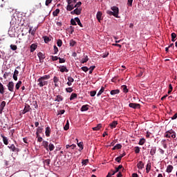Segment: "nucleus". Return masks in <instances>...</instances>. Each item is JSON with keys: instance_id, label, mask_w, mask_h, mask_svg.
Masks as SVG:
<instances>
[{"instance_id": "obj_1", "label": "nucleus", "mask_w": 177, "mask_h": 177, "mask_svg": "<svg viewBox=\"0 0 177 177\" xmlns=\"http://www.w3.org/2000/svg\"><path fill=\"white\" fill-rule=\"evenodd\" d=\"M48 80H50V75H45L40 77L37 80L38 86H39V88H42V86H46V85H48Z\"/></svg>"}, {"instance_id": "obj_2", "label": "nucleus", "mask_w": 177, "mask_h": 177, "mask_svg": "<svg viewBox=\"0 0 177 177\" xmlns=\"http://www.w3.org/2000/svg\"><path fill=\"white\" fill-rule=\"evenodd\" d=\"M68 6L66 7V10L71 12L74 9L75 3H77V0H67Z\"/></svg>"}, {"instance_id": "obj_3", "label": "nucleus", "mask_w": 177, "mask_h": 177, "mask_svg": "<svg viewBox=\"0 0 177 177\" xmlns=\"http://www.w3.org/2000/svg\"><path fill=\"white\" fill-rule=\"evenodd\" d=\"M165 138H172L175 139L176 138V133L174 130H169L165 133Z\"/></svg>"}, {"instance_id": "obj_4", "label": "nucleus", "mask_w": 177, "mask_h": 177, "mask_svg": "<svg viewBox=\"0 0 177 177\" xmlns=\"http://www.w3.org/2000/svg\"><path fill=\"white\" fill-rule=\"evenodd\" d=\"M111 10L113 13L114 17L118 18V13L120 12V10L118 9V7L113 6V7H111Z\"/></svg>"}, {"instance_id": "obj_5", "label": "nucleus", "mask_w": 177, "mask_h": 177, "mask_svg": "<svg viewBox=\"0 0 177 177\" xmlns=\"http://www.w3.org/2000/svg\"><path fill=\"white\" fill-rule=\"evenodd\" d=\"M7 87L10 92H14L15 83L13 82H9V83L7 84Z\"/></svg>"}, {"instance_id": "obj_6", "label": "nucleus", "mask_w": 177, "mask_h": 177, "mask_svg": "<svg viewBox=\"0 0 177 177\" xmlns=\"http://www.w3.org/2000/svg\"><path fill=\"white\" fill-rule=\"evenodd\" d=\"M81 12H82V9L77 8L71 12V15H81Z\"/></svg>"}, {"instance_id": "obj_7", "label": "nucleus", "mask_w": 177, "mask_h": 177, "mask_svg": "<svg viewBox=\"0 0 177 177\" xmlns=\"http://www.w3.org/2000/svg\"><path fill=\"white\" fill-rule=\"evenodd\" d=\"M37 56L39 59L40 63H42V62H44V59H45V54L39 52L37 53Z\"/></svg>"}, {"instance_id": "obj_8", "label": "nucleus", "mask_w": 177, "mask_h": 177, "mask_svg": "<svg viewBox=\"0 0 177 177\" xmlns=\"http://www.w3.org/2000/svg\"><path fill=\"white\" fill-rule=\"evenodd\" d=\"M28 111H31V107H30V105L27 104L22 111V114H26V113H28Z\"/></svg>"}, {"instance_id": "obj_9", "label": "nucleus", "mask_w": 177, "mask_h": 177, "mask_svg": "<svg viewBox=\"0 0 177 177\" xmlns=\"http://www.w3.org/2000/svg\"><path fill=\"white\" fill-rule=\"evenodd\" d=\"M58 68H59V71L61 73H68V69H67V67L66 66H59Z\"/></svg>"}, {"instance_id": "obj_10", "label": "nucleus", "mask_w": 177, "mask_h": 177, "mask_svg": "<svg viewBox=\"0 0 177 177\" xmlns=\"http://www.w3.org/2000/svg\"><path fill=\"white\" fill-rule=\"evenodd\" d=\"M129 107H131V109H139V107H140V104L136 103H130L129 104Z\"/></svg>"}, {"instance_id": "obj_11", "label": "nucleus", "mask_w": 177, "mask_h": 177, "mask_svg": "<svg viewBox=\"0 0 177 177\" xmlns=\"http://www.w3.org/2000/svg\"><path fill=\"white\" fill-rule=\"evenodd\" d=\"M8 149H10L12 150V151H17V153H19V151H20V150L19 149V148H16V147L15 146V145H11V146H8Z\"/></svg>"}, {"instance_id": "obj_12", "label": "nucleus", "mask_w": 177, "mask_h": 177, "mask_svg": "<svg viewBox=\"0 0 177 177\" xmlns=\"http://www.w3.org/2000/svg\"><path fill=\"white\" fill-rule=\"evenodd\" d=\"M172 171H174V166H172L171 165H169L167 167L166 172H167V174H171V172H172Z\"/></svg>"}, {"instance_id": "obj_13", "label": "nucleus", "mask_w": 177, "mask_h": 177, "mask_svg": "<svg viewBox=\"0 0 177 177\" xmlns=\"http://www.w3.org/2000/svg\"><path fill=\"white\" fill-rule=\"evenodd\" d=\"M0 94L4 95L5 94V86L2 83L0 82Z\"/></svg>"}, {"instance_id": "obj_14", "label": "nucleus", "mask_w": 177, "mask_h": 177, "mask_svg": "<svg viewBox=\"0 0 177 177\" xmlns=\"http://www.w3.org/2000/svg\"><path fill=\"white\" fill-rule=\"evenodd\" d=\"M137 168H138V169H142L143 168H145V163H143L142 161L138 162V163L137 164Z\"/></svg>"}, {"instance_id": "obj_15", "label": "nucleus", "mask_w": 177, "mask_h": 177, "mask_svg": "<svg viewBox=\"0 0 177 177\" xmlns=\"http://www.w3.org/2000/svg\"><path fill=\"white\" fill-rule=\"evenodd\" d=\"M102 12H100V11H98L97 12L96 17H97V19L99 21V23H100V21H102Z\"/></svg>"}, {"instance_id": "obj_16", "label": "nucleus", "mask_w": 177, "mask_h": 177, "mask_svg": "<svg viewBox=\"0 0 177 177\" xmlns=\"http://www.w3.org/2000/svg\"><path fill=\"white\" fill-rule=\"evenodd\" d=\"M157 151V147H152L150 151V154L153 156L154 154H156Z\"/></svg>"}, {"instance_id": "obj_17", "label": "nucleus", "mask_w": 177, "mask_h": 177, "mask_svg": "<svg viewBox=\"0 0 177 177\" xmlns=\"http://www.w3.org/2000/svg\"><path fill=\"white\" fill-rule=\"evenodd\" d=\"M17 75H19V71L15 69L14 71L13 76H12V78H13V80H15V81H17Z\"/></svg>"}, {"instance_id": "obj_18", "label": "nucleus", "mask_w": 177, "mask_h": 177, "mask_svg": "<svg viewBox=\"0 0 177 177\" xmlns=\"http://www.w3.org/2000/svg\"><path fill=\"white\" fill-rule=\"evenodd\" d=\"M80 110L81 111H88L89 110V105H83Z\"/></svg>"}, {"instance_id": "obj_19", "label": "nucleus", "mask_w": 177, "mask_h": 177, "mask_svg": "<svg viewBox=\"0 0 177 177\" xmlns=\"http://www.w3.org/2000/svg\"><path fill=\"white\" fill-rule=\"evenodd\" d=\"M45 133H46V136H47V138H49V136H50V127H47L46 128Z\"/></svg>"}, {"instance_id": "obj_20", "label": "nucleus", "mask_w": 177, "mask_h": 177, "mask_svg": "<svg viewBox=\"0 0 177 177\" xmlns=\"http://www.w3.org/2000/svg\"><path fill=\"white\" fill-rule=\"evenodd\" d=\"M5 106H6V102L3 101L0 104V107H1L0 114L2 113V111H3V109H5Z\"/></svg>"}, {"instance_id": "obj_21", "label": "nucleus", "mask_w": 177, "mask_h": 177, "mask_svg": "<svg viewBox=\"0 0 177 177\" xmlns=\"http://www.w3.org/2000/svg\"><path fill=\"white\" fill-rule=\"evenodd\" d=\"M38 47V46L35 44H32L31 46H30V52L32 53V52H34L37 48Z\"/></svg>"}, {"instance_id": "obj_22", "label": "nucleus", "mask_w": 177, "mask_h": 177, "mask_svg": "<svg viewBox=\"0 0 177 177\" xmlns=\"http://www.w3.org/2000/svg\"><path fill=\"white\" fill-rule=\"evenodd\" d=\"M151 169V163L148 162L146 167V172L147 174H149L150 172V170Z\"/></svg>"}, {"instance_id": "obj_23", "label": "nucleus", "mask_w": 177, "mask_h": 177, "mask_svg": "<svg viewBox=\"0 0 177 177\" xmlns=\"http://www.w3.org/2000/svg\"><path fill=\"white\" fill-rule=\"evenodd\" d=\"M1 138H3V142L4 145L8 146V145H9V142H8V138L5 137L3 135H1Z\"/></svg>"}, {"instance_id": "obj_24", "label": "nucleus", "mask_w": 177, "mask_h": 177, "mask_svg": "<svg viewBox=\"0 0 177 177\" xmlns=\"http://www.w3.org/2000/svg\"><path fill=\"white\" fill-rule=\"evenodd\" d=\"M55 102H63V97L60 95H57Z\"/></svg>"}, {"instance_id": "obj_25", "label": "nucleus", "mask_w": 177, "mask_h": 177, "mask_svg": "<svg viewBox=\"0 0 177 177\" xmlns=\"http://www.w3.org/2000/svg\"><path fill=\"white\" fill-rule=\"evenodd\" d=\"M48 145L49 142H48V141H43L42 142V146L46 149V150H48Z\"/></svg>"}, {"instance_id": "obj_26", "label": "nucleus", "mask_w": 177, "mask_h": 177, "mask_svg": "<svg viewBox=\"0 0 177 177\" xmlns=\"http://www.w3.org/2000/svg\"><path fill=\"white\" fill-rule=\"evenodd\" d=\"M109 125H110V127L113 129V128H115L117 127V125H118V122L113 121Z\"/></svg>"}, {"instance_id": "obj_27", "label": "nucleus", "mask_w": 177, "mask_h": 177, "mask_svg": "<svg viewBox=\"0 0 177 177\" xmlns=\"http://www.w3.org/2000/svg\"><path fill=\"white\" fill-rule=\"evenodd\" d=\"M88 60H89V58L88 57V55H84V57L82 58V61H81V63L82 64L86 63V62H88Z\"/></svg>"}, {"instance_id": "obj_28", "label": "nucleus", "mask_w": 177, "mask_h": 177, "mask_svg": "<svg viewBox=\"0 0 177 177\" xmlns=\"http://www.w3.org/2000/svg\"><path fill=\"white\" fill-rule=\"evenodd\" d=\"M60 13V9L57 8L54 12H53V16L56 17Z\"/></svg>"}, {"instance_id": "obj_29", "label": "nucleus", "mask_w": 177, "mask_h": 177, "mask_svg": "<svg viewBox=\"0 0 177 177\" xmlns=\"http://www.w3.org/2000/svg\"><path fill=\"white\" fill-rule=\"evenodd\" d=\"M118 93H120V90L119 89H115V90L111 91V95H118Z\"/></svg>"}, {"instance_id": "obj_30", "label": "nucleus", "mask_w": 177, "mask_h": 177, "mask_svg": "<svg viewBox=\"0 0 177 177\" xmlns=\"http://www.w3.org/2000/svg\"><path fill=\"white\" fill-rule=\"evenodd\" d=\"M75 20L76 23H77L78 26H80V27H84V26L81 23V20H80V18L75 17Z\"/></svg>"}, {"instance_id": "obj_31", "label": "nucleus", "mask_w": 177, "mask_h": 177, "mask_svg": "<svg viewBox=\"0 0 177 177\" xmlns=\"http://www.w3.org/2000/svg\"><path fill=\"white\" fill-rule=\"evenodd\" d=\"M121 89L123 91L124 93H128V88L125 85L122 86Z\"/></svg>"}, {"instance_id": "obj_32", "label": "nucleus", "mask_w": 177, "mask_h": 177, "mask_svg": "<svg viewBox=\"0 0 177 177\" xmlns=\"http://www.w3.org/2000/svg\"><path fill=\"white\" fill-rule=\"evenodd\" d=\"M145 142H146V139L140 138V141L138 142V145H140V146H143V145H145Z\"/></svg>"}, {"instance_id": "obj_33", "label": "nucleus", "mask_w": 177, "mask_h": 177, "mask_svg": "<svg viewBox=\"0 0 177 177\" xmlns=\"http://www.w3.org/2000/svg\"><path fill=\"white\" fill-rule=\"evenodd\" d=\"M102 128V124H98L97 127H93V131H99Z\"/></svg>"}, {"instance_id": "obj_34", "label": "nucleus", "mask_w": 177, "mask_h": 177, "mask_svg": "<svg viewBox=\"0 0 177 177\" xmlns=\"http://www.w3.org/2000/svg\"><path fill=\"white\" fill-rule=\"evenodd\" d=\"M48 149L50 150V151H53L55 150V145L52 143L49 144Z\"/></svg>"}, {"instance_id": "obj_35", "label": "nucleus", "mask_w": 177, "mask_h": 177, "mask_svg": "<svg viewBox=\"0 0 177 177\" xmlns=\"http://www.w3.org/2000/svg\"><path fill=\"white\" fill-rule=\"evenodd\" d=\"M66 149H70V147H71L72 150H74V149H75V147H77V145H66Z\"/></svg>"}, {"instance_id": "obj_36", "label": "nucleus", "mask_w": 177, "mask_h": 177, "mask_svg": "<svg viewBox=\"0 0 177 177\" xmlns=\"http://www.w3.org/2000/svg\"><path fill=\"white\" fill-rule=\"evenodd\" d=\"M39 133H42V128L41 127H38L37 129V132H36L37 136H39Z\"/></svg>"}, {"instance_id": "obj_37", "label": "nucleus", "mask_w": 177, "mask_h": 177, "mask_svg": "<svg viewBox=\"0 0 177 177\" xmlns=\"http://www.w3.org/2000/svg\"><path fill=\"white\" fill-rule=\"evenodd\" d=\"M21 84H22L21 81H19V82L16 84L15 88H16L17 90L20 89V86H21Z\"/></svg>"}, {"instance_id": "obj_38", "label": "nucleus", "mask_w": 177, "mask_h": 177, "mask_svg": "<svg viewBox=\"0 0 177 177\" xmlns=\"http://www.w3.org/2000/svg\"><path fill=\"white\" fill-rule=\"evenodd\" d=\"M69 128H70V124L68 123V120H67L66 125L64 127V131H68Z\"/></svg>"}, {"instance_id": "obj_39", "label": "nucleus", "mask_w": 177, "mask_h": 177, "mask_svg": "<svg viewBox=\"0 0 177 177\" xmlns=\"http://www.w3.org/2000/svg\"><path fill=\"white\" fill-rule=\"evenodd\" d=\"M77 146L80 147V150H84V142H80L77 143Z\"/></svg>"}, {"instance_id": "obj_40", "label": "nucleus", "mask_w": 177, "mask_h": 177, "mask_svg": "<svg viewBox=\"0 0 177 177\" xmlns=\"http://www.w3.org/2000/svg\"><path fill=\"white\" fill-rule=\"evenodd\" d=\"M76 97H77V93H73L71 95L70 100H74V99H76Z\"/></svg>"}, {"instance_id": "obj_41", "label": "nucleus", "mask_w": 177, "mask_h": 177, "mask_svg": "<svg viewBox=\"0 0 177 177\" xmlns=\"http://www.w3.org/2000/svg\"><path fill=\"white\" fill-rule=\"evenodd\" d=\"M103 92H104V87L102 86L101 89L100 90V91L97 94V97L100 96V95H102V93H103Z\"/></svg>"}, {"instance_id": "obj_42", "label": "nucleus", "mask_w": 177, "mask_h": 177, "mask_svg": "<svg viewBox=\"0 0 177 177\" xmlns=\"http://www.w3.org/2000/svg\"><path fill=\"white\" fill-rule=\"evenodd\" d=\"M122 168H123L122 165H120L118 167H115V174H117V172H119L120 169H122Z\"/></svg>"}, {"instance_id": "obj_43", "label": "nucleus", "mask_w": 177, "mask_h": 177, "mask_svg": "<svg viewBox=\"0 0 177 177\" xmlns=\"http://www.w3.org/2000/svg\"><path fill=\"white\" fill-rule=\"evenodd\" d=\"M175 38H176V33H171V41L172 42H175Z\"/></svg>"}, {"instance_id": "obj_44", "label": "nucleus", "mask_w": 177, "mask_h": 177, "mask_svg": "<svg viewBox=\"0 0 177 177\" xmlns=\"http://www.w3.org/2000/svg\"><path fill=\"white\" fill-rule=\"evenodd\" d=\"M135 153L136 154H139V153H140V147H135Z\"/></svg>"}, {"instance_id": "obj_45", "label": "nucleus", "mask_w": 177, "mask_h": 177, "mask_svg": "<svg viewBox=\"0 0 177 177\" xmlns=\"http://www.w3.org/2000/svg\"><path fill=\"white\" fill-rule=\"evenodd\" d=\"M95 68H96V66H91L89 68V74H92V73H93V71L95 70Z\"/></svg>"}, {"instance_id": "obj_46", "label": "nucleus", "mask_w": 177, "mask_h": 177, "mask_svg": "<svg viewBox=\"0 0 177 177\" xmlns=\"http://www.w3.org/2000/svg\"><path fill=\"white\" fill-rule=\"evenodd\" d=\"M44 39L45 44H48V42L50 41V39H49V37L47 36L44 37Z\"/></svg>"}, {"instance_id": "obj_47", "label": "nucleus", "mask_w": 177, "mask_h": 177, "mask_svg": "<svg viewBox=\"0 0 177 177\" xmlns=\"http://www.w3.org/2000/svg\"><path fill=\"white\" fill-rule=\"evenodd\" d=\"M63 44V41H62V39H58L57 41V46H59L60 48V46H62Z\"/></svg>"}, {"instance_id": "obj_48", "label": "nucleus", "mask_w": 177, "mask_h": 177, "mask_svg": "<svg viewBox=\"0 0 177 177\" xmlns=\"http://www.w3.org/2000/svg\"><path fill=\"white\" fill-rule=\"evenodd\" d=\"M10 47V49H12V50H16L17 49V46L16 45L11 44Z\"/></svg>"}, {"instance_id": "obj_49", "label": "nucleus", "mask_w": 177, "mask_h": 177, "mask_svg": "<svg viewBox=\"0 0 177 177\" xmlns=\"http://www.w3.org/2000/svg\"><path fill=\"white\" fill-rule=\"evenodd\" d=\"M82 71H84V73H86L87 71H89V68L87 66H83V67H82Z\"/></svg>"}, {"instance_id": "obj_50", "label": "nucleus", "mask_w": 177, "mask_h": 177, "mask_svg": "<svg viewBox=\"0 0 177 177\" xmlns=\"http://www.w3.org/2000/svg\"><path fill=\"white\" fill-rule=\"evenodd\" d=\"M88 162H89V160L86 159V160H83L82 162V165H86L88 164Z\"/></svg>"}, {"instance_id": "obj_51", "label": "nucleus", "mask_w": 177, "mask_h": 177, "mask_svg": "<svg viewBox=\"0 0 177 177\" xmlns=\"http://www.w3.org/2000/svg\"><path fill=\"white\" fill-rule=\"evenodd\" d=\"M44 164H45L46 165H50V159L45 160L44 161Z\"/></svg>"}, {"instance_id": "obj_52", "label": "nucleus", "mask_w": 177, "mask_h": 177, "mask_svg": "<svg viewBox=\"0 0 177 177\" xmlns=\"http://www.w3.org/2000/svg\"><path fill=\"white\" fill-rule=\"evenodd\" d=\"M53 82H54V84H57V82H59V77L55 76L53 77Z\"/></svg>"}, {"instance_id": "obj_53", "label": "nucleus", "mask_w": 177, "mask_h": 177, "mask_svg": "<svg viewBox=\"0 0 177 177\" xmlns=\"http://www.w3.org/2000/svg\"><path fill=\"white\" fill-rule=\"evenodd\" d=\"M58 60H59V63H66V59L64 58L59 57Z\"/></svg>"}, {"instance_id": "obj_54", "label": "nucleus", "mask_w": 177, "mask_h": 177, "mask_svg": "<svg viewBox=\"0 0 177 177\" xmlns=\"http://www.w3.org/2000/svg\"><path fill=\"white\" fill-rule=\"evenodd\" d=\"M73 88L71 87H68L66 88V91L68 92V93H71V92H73Z\"/></svg>"}, {"instance_id": "obj_55", "label": "nucleus", "mask_w": 177, "mask_h": 177, "mask_svg": "<svg viewBox=\"0 0 177 177\" xmlns=\"http://www.w3.org/2000/svg\"><path fill=\"white\" fill-rule=\"evenodd\" d=\"M51 59L53 60V62H56V60H59V57L57 56H51Z\"/></svg>"}, {"instance_id": "obj_56", "label": "nucleus", "mask_w": 177, "mask_h": 177, "mask_svg": "<svg viewBox=\"0 0 177 177\" xmlns=\"http://www.w3.org/2000/svg\"><path fill=\"white\" fill-rule=\"evenodd\" d=\"M71 24L72 26H77V21H76L75 20H74L73 19H72L71 20Z\"/></svg>"}, {"instance_id": "obj_57", "label": "nucleus", "mask_w": 177, "mask_h": 177, "mask_svg": "<svg viewBox=\"0 0 177 177\" xmlns=\"http://www.w3.org/2000/svg\"><path fill=\"white\" fill-rule=\"evenodd\" d=\"M122 158V156H118L115 158V160L117 161V162H121V159Z\"/></svg>"}, {"instance_id": "obj_58", "label": "nucleus", "mask_w": 177, "mask_h": 177, "mask_svg": "<svg viewBox=\"0 0 177 177\" xmlns=\"http://www.w3.org/2000/svg\"><path fill=\"white\" fill-rule=\"evenodd\" d=\"M57 52H59V48H57V46H54V55H56Z\"/></svg>"}, {"instance_id": "obj_59", "label": "nucleus", "mask_w": 177, "mask_h": 177, "mask_svg": "<svg viewBox=\"0 0 177 177\" xmlns=\"http://www.w3.org/2000/svg\"><path fill=\"white\" fill-rule=\"evenodd\" d=\"M75 44H77V42H75V41L72 39L70 41V46H74L75 45Z\"/></svg>"}, {"instance_id": "obj_60", "label": "nucleus", "mask_w": 177, "mask_h": 177, "mask_svg": "<svg viewBox=\"0 0 177 177\" xmlns=\"http://www.w3.org/2000/svg\"><path fill=\"white\" fill-rule=\"evenodd\" d=\"M81 5H82V3L81 1L77 2L75 5V8H80V6H81Z\"/></svg>"}, {"instance_id": "obj_61", "label": "nucleus", "mask_w": 177, "mask_h": 177, "mask_svg": "<svg viewBox=\"0 0 177 177\" xmlns=\"http://www.w3.org/2000/svg\"><path fill=\"white\" fill-rule=\"evenodd\" d=\"M96 95V91H93L90 92V96H91V97H93V96H95Z\"/></svg>"}, {"instance_id": "obj_62", "label": "nucleus", "mask_w": 177, "mask_h": 177, "mask_svg": "<svg viewBox=\"0 0 177 177\" xmlns=\"http://www.w3.org/2000/svg\"><path fill=\"white\" fill-rule=\"evenodd\" d=\"M53 0H46V6H49L50 3H52Z\"/></svg>"}, {"instance_id": "obj_63", "label": "nucleus", "mask_w": 177, "mask_h": 177, "mask_svg": "<svg viewBox=\"0 0 177 177\" xmlns=\"http://www.w3.org/2000/svg\"><path fill=\"white\" fill-rule=\"evenodd\" d=\"M68 81L69 82H74V78H73L72 77H68Z\"/></svg>"}, {"instance_id": "obj_64", "label": "nucleus", "mask_w": 177, "mask_h": 177, "mask_svg": "<svg viewBox=\"0 0 177 177\" xmlns=\"http://www.w3.org/2000/svg\"><path fill=\"white\" fill-rule=\"evenodd\" d=\"M133 2V0H128L127 5L129 6H132V3Z\"/></svg>"}]
</instances>
